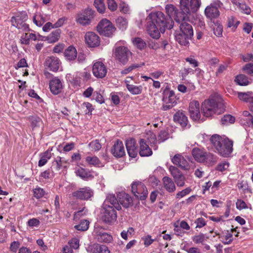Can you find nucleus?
I'll list each match as a JSON object with an SVG mask.
<instances>
[{"mask_svg": "<svg viewBox=\"0 0 253 253\" xmlns=\"http://www.w3.org/2000/svg\"><path fill=\"white\" fill-rule=\"evenodd\" d=\"M147 30L149 35L154 39H158L160 33H164L166 29H171L173 21L170 18H167L161 11L152 12L147 18Z\"/></svg>", "mask_w": 253, "mask_h": 253, "instance_id": "f257e3e1", "label": "nucleus"}, {"mask_svg": "<svg viewBox=\"0 0 253 253\" xmlns=\"http://www.w3.org/2000/svg\"><path fill=\"white\" fill-rule=\"evenodd\" d=\"M215 151L223 157H228L233 151V142L225 136L213 134L210 138Z\"/></svg>", "mask_w": 253, "mask_h": 253, "instance_id": "f03ea898", "label": "nucleus"}, {"mask_svg": "<svg viewBox=\"0 0 253 253\" xmlns=\"http://www.w3.org/2000/svg\"><path fill=\"white\" fill-rule=\"evenodd\" d=\"M201 0H180V8L181 12L175 17V21L180 23L189 19L188 15L196 12L201 5Z\"/></svg>", "mask_w": 253, "mask_h": 253, "instance_id": "7ed1b4c3", "label": "nucleus"}, {"mask_svg": "<svg viewBox=\"0 0 253 253\" xmlns=\"http://www.w3.org/2000/svg\"><path fill=\"white\" fill-rule=\"evenodd\" d=\"M202 112L206 117H212L214 115H219L224 110V107L221 102L214 98L205 100L202 104Z\"/></svg>", "mask_w": 253, "mask_h": 253, "instance_id": "20e7f679", "label": "nucleus"}, {"mask_svg": "<svg viewBox=\"0 0 253 253\" xmlns=\"http://www.w3.org/2000/svg\"><path fill=\"white\" fill-rule=\"evenodd\" d=\"M28 15L25 11L18 13L11 17L10 21L13 26L24 32L30 31L29 25L26 23Z\"/></svg>", "mask_w": 253, "mask_h": 253, "instance_id": "39448f33", "label": "nucleus"}, {"mask_svg": "<svg viewBox=\"0 0 253 253\" xmlns=\"http://www.w3.org/2000/svg\"><path fill=\"white\" fill-rule=\"evenodd\" d=\"M223 5L220 0H213L205 9L206 16L211 20L218 18L220 15L219 8H221Z\"/></svg>", "mask_w": 253, "mask_h": 253, "instance_id": "423d86ee", "label": "nucleus"}, {"mask_svg": "<svg viewBox=\"0 0 253 253\" xmlns=\"http://www.w3.org/2000/svg\"><path fill=\"white\" fill-rule=\"evenodd\" d=\"M116 30L112 22L106 18L102 19L97 26V30L100 35L108 37L112 36Z\"/></svg>", "mask_w": 253, "mask_h": 253, "instance_id": "0eeeda50", "label": "nucleus"}, {"mask_svg": "<svg viewBox=\"0 0 253 253\" xmlns=\"http://www.w3.org/2000/svg\"><path fill=\"white\" fill-rule=\"evenodd\" d=\"M93 17L94 11L87 8L77 13L76 16V21L78 24L85 26L90 24Z\"/></svg>", "mask_w": 253, "mask_h": 253, "instance_id": "6e6552de", "label": "nucleus"}, {"mask_svg": "<svg viewBox=\"0 0 253 253\" xmlns=\"http://www.w3.org/2000/svg\"><path fill=\"white\" fill-rule=\"evenodd\" d=\"M131 191L134 195L141 200H145L148 195L146 186L141 182H134L131 184Z\"/></svg>", "mask_w": 253, "mask_h": 253, "instance_id": "1a4fd4ad", "label": "nucleus"}, {"mask_svg": "<svg viewBox=\"0 0 253 253\" xmlns=\"http://www.w3.org/2000/svg\"><path fill=\"white\" fill-rule=\"evenodd\" d=\"M163 106L164 110H167L172 108L176 104V97L173 91L166 88L163 91Z\"/></svg>", "mask_w": 253, "mask_h": 253, "instance_id": "9d476101", "label": "nucleus"}, {"mask_svg": "<svg viewBox=\"0 0 253 253\" xmlns=\"http://www.w3.org/2000/svg\"><path fill=\"white\" fill-rule=\"evenodd\" d=\"M104 211L102 216V220L108 224H113L117 220V215L116 211L112 206H103Z\"/></svg>", "mask_w": 253, "mask_h": 253, "instance_id": "9b49d317", "label": "nucleus"}, {"mask_svg": "<svg viewBox=\"0 0 253 253\" xmlns=\"http://www.w3.org/2000/svg\"><path fill=\"white\" fill-rule=\"evenodd\" d=\"M130 54L131 52L129 49L124 46L116 47L114 52L116 59L123 64H126L127 62L128 57Z\"/></svg>", "mask_w": 253, "mask_h": 253, "instance_id": "f8f14e48", "label": "nucleus"}, {"mask_svg": "<svg viewBox=\"0 0 253 253\" xmlns=\"http://www.w3.org/2000/svg\"><path fill=\"white\" fill-rule=\"evenodd\" d=\"M63 86V81L57 77L53 78L49 82L50 91L54 95H57L61 93Z\"/></svg>", "mask_w": 253, "mask_h": 253, "instance_id": "ddd939ff", "label": "nucleus"}, {"mask_svg": "<svg viewBox=\"0 0 253 253\" xmlns=\"http://www.w3.org/2000/svg\"><path fill=\"white\" fill-rule=\"evenodd\" d=\"M61 62L58 58L53 56L46 57L44 63L46 68L52 72H57L61 66Z\"/></svg>", "mask_w": 253, "mask_h": 253, "instance_id": "4468645a", "label": "nucleus"}, {"mask_svg": "<svg viewBox=\"0 0 253 253\" xmlns=\"http://www.w3.org/2000/svg\"><path fill=\"white\" fill-rule=\"evenodd\" d=\"M169 170L171 175L173 176L174 182L177 186L182 187L185 184V177L176 167L171 166Z\"/></svg>", "mask_w": 253, "mask_h": 253, "instance_id": "2eb2a0df", "label": "nucleus"}, {"mask_svg": "<svg viewBox=\"0 0 253 253\" xmlns=\"http://www.w3.org/2000/svg\"><path fill=\"white\" fill-rule=\"evenodd\" d=\"M189 113L190 118L194 121L199 120L201 117L200 104L198 101L193 100L189 103Z\"/></svg>", "mask_w": 253, "mask_h": 253, "instance_id": "dca6fc26", "label": "nucleus"}, {"mask_svg": "<svg viewBox=\"0 0 253 253\" xmlns=\"http://www.w3.org/2000/svg\"><path fill=\"white\" fill-rule=\"evenodd\" d=\"M107 72V68L102 62L97 61L94 63L92 67V73L95 77L103 78L106 76Z\"/></svg>", "mask_w": 253, "mask_h": 253, "instance_id": "f3484780", "label": "nucleus"}, {"mask_svg": "<svg viewBox=\"0 0 253 253\" xmlns=\"http://www.w3.org/2000/svg\"><path fill=\"white\" fill-rule=\"evenodd\" d=\"M93 195L92 190L89 187L80 188L77 191L74 192L72 195L74 197L81 200H88Z\"/></svg>", "mask_w": 253, "mask_h": 253, "instance_id": "a211bd4d", "label": "nucleus"}, {"mask_svg": "<svg viewBox=\"0 0 253 253\" xmlns=\"http://www.w3.org/2000/svg\"><path fill=\"white\" fill-rule=\"evenodd\" d=\"M85 41L86 44L91 47L98 46L100 44V38L93 32L86 33L85 35Z\"/></svg>", "mask_w": 253, "mask_h": 253, "instance_id": "6ab92c4d", "label": "nucleus"}, {"mask_svg": "<svg viewBox=\"0 0 253 253\" xmlns=\"http://www.w3.org/2000/svg\"><path fill=\"white\" fill-rule=\"evenodd\" d=\"M126 146L129 156L131 158H135L138 153L135 140L133 138L126 140Z\"/></svg>", "mask_w": 253, "mask_h": 253, "instance_id": "aec40b11", "label": "nucleus"}, {"mask_svg": "<svg viewBox=\"0 0 253 253\" xmlns=\"http://www.w3.org/2000/svg\"><path fill=\"white\" fill-rule=\"evenodd\" d=\"M119 203L125 208L129 207L132 202L131 198L125 192H120L117 195Z\"/></svg>", "mask_w": 253, "mask_h": 253, "instance_id": "412c9836", "label": "nucleus"}, {"mask_svg": "<svg viewBox=\"0 0 253 253\" xmlns=\"http://www.w3.org/2000/svg\"><path fill=\"white\" fill-rule=\"evenodd\" d=\"M139 154L142 157H148L152 154V151L146 143L144 139H140L139 140Z\"/></svg>", "mask_w": 253, "mask_h": 253, "instance_id": "4be33fe9", "label": "nucleus"}, {"mask_svg": "<svg viewBox=\"0 0 253 253\" xmlns=\"http://www.w3.org/2000/svg\"><path fill=\"white\" fill-rule=\"evenodd\" d=\"M104 206H112L114 209L119 211L121 210V206L115 196L113 194H109L106 197V199L103 204Z\"/></svg>", "mask_w": 253, "mask_h": 253, "instance_id": "5701e85b", "label": "nucleus"}, {"mask_svg": "<svg viewBox=\"0 0 253 253\" xmlns=\"http://www.w3.org/2000/svg\"><path fill=\"white\" fill-rule=\"evenodd\" d=\"M112 154L116 157H123L125 154L123 143L121 141H117L111 149Z\"/></svg>", "mask_w": 253, "mask_h": 253, "instance_id": "b1692460", "label": "nucleus"}, {"mask_svg": "<svg viewBox=\"0 0 253 253\" xmlns=\"http://www.w3.org/2000/svg\"><path fill=\"white\" fill-rule=\"evenodd\" d=\"M207 151L204 149L194 148L192 151V154L194 159L199 163H203L205 161V156Z\"/></svg>", "mask_w": 253, "mask_h": 253, "instance_id": "393cba45", "label": "nucleus"}, {"mask_svg": "<svg viewBox=\"0 0 253 253\" xmlns=\"http://www.w3.org/2000/svg\"><path fill=\"white\" fill-rule=\"evenodd\" d=\"M163 185L164 189L169 193L175 191L176 186L172 179L168 176H164L162 179Z\"/></svg>", "mask_w": 253, "mask_h": 253, "instance_id": "a878e982", "label": "nucleus"}, {"mask_svg": "<svg viewBox=\"0 0 253 253\" xmlns=\"http://www.w3.org/2000/svg\"><path fill=\"white\" fill-rule=\"evenodd\" d=\"M181 23L180 25V32H182L183 34L186 35V37H189L192 39L193 36V30L192 26L186 22L185 21H181Z\"/></svg>", "mask_w": 253, "mask_h": 253, "instance_id": "bb28decb", "label": "nucleus"}, {"mask_svg": "<svg viewBox=\"0 0 253 253\" xmlns=\"http://www.w3.org/2000/svg\"><path fill=\"white\" fill-rule=\"evenodd\" d=\"M240 122L244 126L253 127V117L247 111H244L243 112V116L240 120Z\"/></svg>", "mask_w": 253, "mask_h": 253, "instance_id": "cd10ccee", "label": "nucleus"}, {"mask_svg": "<svg viewBox=\"0 0 253 253\" xmlns=\"http://www.w3.org/2000/svg\"><path fill=\"white\" fill-rule=\"evenodd\" d=\"M52 150V148H48L46 151L40 154V159L38 163L39 167H41L44 166L48 160L51 158L52 154L51 152Z\"/></svg>", "mask_w": 253, "mask_h": 253, "instance_id": "c85d7f7f", "label": "nucleus"}, {"mask_svg": "<svg viewBox=\"0 0 253 253\" xmlns=\"http://www.w3.org/2000/svg\"><path fill=\"white\" fill-rule=\"evenodd\" d=\"M173 120L175 123L180 124L182 127H185L188 123L187 117L184 113L180 112L175 113L173 116Z\"/></svg>", "mask_w": 253, "mask_h": 253, "instance_id": "c756f323", "label": "nucleus"}, {"mask_svg": "<svg viewBox=\"0 0 253 253\" xmlns=\"http://www.w3.org/2000/svg\"><path fill=\"white\" fill-rule=\"evenodd\" d=\"M171 161L173 164L183 169H185L187 165L186 160L180 154H176L171 159Z\"/></svg>", "mask_w": 253, "mask_h": 253, "instance_id": "7c9ffc66", "label": "nucleus"}, {"mask_svg": "<svg viewBox=\"0 0 253 253\" xmlns=\"http://www.w3.org/2000/svg\"><path fill=\"white\" fill-rule=\"evenodd\" d=\"M85 162L88 165L100 168L104 166V164L95 156L90 155L86 157Z\"/></svg>", "mask_w": 253, "mask_h": 253, "instance_id": "2f4dec72", "label": "nucleus"}, {"mask_svg": "<svg viewBox=\"0 0 253 253\" xmlns=\"http://www.w3.org/2000/svg\"><path fill=\"white\" fill-rule=\"evenodd\" d=\"M68 164V160L63 158L58 157L53 162V169L56 171H59L62 168H66Z\"/></svg>", "mask_w": 253, "mask_h": 253, "instance_id": "473e14b6", "label": "nucleus"}, {"mask_svg": "<svg viewBox=\"0 0 253 253\" xmlns=\"http://www.w3.org/2000/svg\"><path fill=\"white\" fill-rule=\"evenodd\" d=\"M64 56L67 60L71 61L77 58V51L73 46H70L64 51Z\"/></svg>", "mask_w": 253, "mask_h": 253, "instance_id": "72a5a7b5", "label": "nucleus"}, {"mask_svg": "<svg viewBox=\"0 0 253 253\" xmlns=\"http://www.w3.org/2000/svg\"><path fill=\"white\" fill-rule=\"evenodd\" d=\"M232 2L241 12L246 14L251 13V9L245 2L243 1L240 2L237 0H234Z\"/></svg>", "mask_w": 253, "mask_h": 253, "instance_id": "f704fd0d", "label": "nucleus"}, {"mask_svg": "<svg viewBox=\"0 0 253 253\" xmlns=\"http://www.w3.org/2000/svg\"><path fill=\"white\" fill-rule=\"evenodd\" d=\"M29 31L25 32L23 34L20 39L21 43L24 44H28L30 40L36 41L37 36L34 33H30Z\"/></svg>", "mask_w": 253, "mask_h": 253, "instance_id": "c9c22d12", "label": "nucleus"}, {"mask_svg": "<svg viewBox=\"0 0 253 253\" xmlns=\"http://www.w3.org/2000/svg\"><path fill=\"white\" fill-rule=\"evenodd\" d=\"M238 97L241 100L249 103L250 108L251 106H253V93L252 92H239Z\"/></svg>", "mask_w": 253, "mask_h": 253, "instance_id": "e433bc0d", "label": "nucleus"}, {"mask_svg": "<svg viewBox=\"0 0 253 253\" xmlns=\"http://www.w3.org/2000/svg\"><path fill=\"white\" fill-rule=\"evenodd\" d=\"M186 37V35L183 34L181 32L176 33L175 35V39L176 41L180 44L185 46L189 44V41L191 39L190 38H187Z\"/></svg>", "mask_w": 253, "mask_h": 253, "instance_id": "4c0bfd02", "label": "nucleus"}, {"mask_svg": "<svg viewBox=\"0 0 253 253\" xmlns=\"http://www.w3.org/2000/svg\"><path fill=\"white\" fill-rule=\"evenodd\" d=\"M60 34V30H56L50 33L48 36L44 37L45 40L47 41L48 43H54L59 40Z\"/></svg>", "mask_w": 253, "mask_h": 253, "instance_id": "58836bf2", "label": "nucleus"}, {"mask_svg": "<svg viewBox=\"0 0 253 253\" xmlns=\"http://www.w3.org/2000/svg\"><path fill=\"white\" fill-rule=\"evenodd\" d=\"M75 173L77 176L80 177L82 179L92 177V175L88 169L81 167L76 168L75 169Z\"/></svg>", "mask_w": 253, "mask_h": 253, "instance_id": "ea45409f", "label": "nucleus"}, {"mask_svg": "<svg viewBox=\"0 0 253 253\" xmlns=\"http://www.w3.org/2000/svg\"><path fill=\"white\" fill-rule=\"evenodd\" d=\"M51 168V169H48L41 173L39 176V180L40 181H44L48 179L52 178L55 172Z\"/></svg>", "mask_w": 253, "mask_h": 253, "instance_id": "a19ab883", "label": "nucleus"}, {"mask_svg": "<svg viewBox=\"0 0 253 253\" xmlns=\"http://www.w3.org/2000/svg\"><path fill=\"white\" fill-rule=\"evenodd\" d=\"M116 26L122 31H125L126 29L128 26L127 20L122 16H119L116 19Z\"/></svg>", "mask_w": 253, "mask_h": 253, "instance_id": "79ce46f5", "label": "nucleus"}, {"mask_svg": "<svg viewBox=\"0 0 253 253\" xmlns=\"http://www.w3.org/2000/svg\"><path fill=\"white\" fill-rule=\"evenodd\" d=\"M165 8L166 12L169 15L168 18H170L172 20V18H173L175 20L176 16L179 14L176 7L172 4H167Z\"/></svg>", "mask_w": 253, "mask_h": 253, "instance_id": "37998d69", "label": "nucleus"}, {"mask_svg": "<svg viewBox=\"0 0 253 253\" xmlns=\"http://www.w3.org/2000/svg\"><path fill=\"white\" fill-rule=\"evenodd\" d=\"M205 159V161L203 163L212 166L217 162L218 158L213 154L207 152Z\"/></svg>", "mask_w": 253, "mask_h": 253, "instance_id": "c03bdc74", "label": "nucleus"}, {"mask_svg": "<svg viewBox=\"0 0 253 253\" xmlns=\"http://www.w3.org/2000/svg\"><path fill=\"white\" fill-rule=\"evenodd\" d=\"M96 238L99 242L104 243H110L113 239L112 236L106 232H99Z\"/></svg>", "mask_w": 253, "mask_h": 253, "instance_id": "a18cd8bd", "label": "nucleus"}, {"mask_svg": "<svg viewBox=\"0 0 253 253\" xmlns=\"http://www.w3.org/2000/svg\"><path fill=\"white\" fill-rule=\"evenodd\" d=\"M127 89L133 95H138L141 93L143 87L142 85H135L133 84H127Z\"/></svg>", "mask_w": 253, "mask_h": 253, "instance_id": "49530a36", "label": "nucleus"}, {"mask_svg": "<svg viewBox=\"0 0 253 253\" xmlns=\"http://www.w3.org/2000/svg\"><path fill=\"white\" fill-rule=\"evenodd\" d=\"M93 253H110L108 248L105 245H95L92 249Z\"/></svg>", "mask_w": 253, "mask_h": 253, "instance_id": "de8ad7c7", "label": "nucleus"}, {"mask_svg": "<svg viewBox=\"0 0 253 253\" xmlns=\"http://www.w3.org/2000/svg\"><path fill=\"white\" fill-rule=\"evenodd\" d=\"M34 23L38 26H42L45 22V18L40 13L36 14L33 17Z\"/></svg>", "mask_w": 253, "mask_h": 253, "instance_id": "09e8293b", "label": "nucleus"}, {"mask_svg": "<svg viewBox=\"0 0 253 253\" xmlns=\"http://www.w3.org/2000/svg\"><path fill=\"white\" fill-rule=\"evenodd\" d=\"M74 77L76 78V81L77 82L79 81L82 78H83L85 80H89L91 77V75L90 73L87 72L86 71H84V72H77L75 75H74Z\"/></svg>", "mask_w": 253, "mask_h": 253, "instance_id": "8fccbe9b", "label": "nucleus"}, {"mask_svg": "<svg viewBox=\"0 0 253 253\" xmlns=\"http://www.w3.org/2000/svg\"><path fill=\"white\" fill-rule=\"evenodd\" d=\"M235 81L240 85H246L249 84L248 78L244 75H240L237 76Z\"/></svg>", "mask_w": 253, "mask_h": 253, "instance_id": "3c124183", "label": "nucleus"}, {"mask_svg": "<svg viewBox=\"0 0 253 253\" xmlns=\"http://www.w3.org/2000/svg\"><path fill=\"white\" fill-rule=\"evenodd\" d=\"M94 6L99 13H104L105 10V6L104 0H94Z\"/></svg>", "mask_w": 253, "mask_h": 253, "instance_id": "603ef678", "label": "nucleus"}, {"mask_svg": "<svg viewBox=\"0 0 253 253\" xmlns=\"http://www.w3.org/2000/svg\"><path fill=\"white\" fill-rule=\"evenodd\" d=\"M89 221L87 220H81L79 224L75 225V228L80 231H85L88 228Z\"/></svg>", "mask_w": 253, "mask_h": 253, "instance_id": "864d4df0", "label": "nucleus"}, {"mask_svg": "<svg viewBox=\"0 0 253 253\" xmlns=\"http://www.w3.org/2000/svg\"><path fill=\"white\" fill-rule=\"evenodd\" d=\"M34 196L37 199H40L44 196L45 194V191L43 189L40 187H37L33 190Z\"/></svg>", "mask_w": 253, "mask_h": 253, "instance_id": "5fc2aeb1", "label": "nucleus"}, {"mask_svg": "<svg viewBox=\"0 0 253 253\" xmlns=\"http://www.w3.org/2000/svg\"><path fill=\"white\" fill-rule=\"evenodd\" d=\"M239 23V21L236 19L233 16H231L229 17L228 19V27L230 28L232 27L233 29H235Z\"/></svg>", "mask_w": 253, "mask_h": 253, "instance_id": "6e6d98bb", "label": "nucleus"}, {"mask_svg": "<svg viewBox=\"0 0 253 253\" xmlns=\"http://www.w3.org/2000/svg\"><path fill=\"white\" fill-rule=\"evenodd\" d=\"M221 121L223 125L231 124L234 123L235 118L230 115H226L224 116Z\"/></svg>", "mask_w": 253, "mask_h": 253, "instance_id": "4d7b16f0", "label": "nucleus"}, {"mask_svg": "<svg viewBox=\"0 0 253 253\" xmlns=\"http://www.w3.org/2000/svg\"><path fill=\"white\" fill-rule=\"evenodd\" d=\"M192 239L196 244L203 243L206 240L205 235L203 233L194 236Z\"/></svg>", "mask_w": 253, "mask_h": 253, "instance_id": "13d9d810", "label": "nucleus"}, {"mask_svg": "<svg viewBox=\"0 0 253 253\" xmlns=\"http://www.w3.org/2000/svg\"><path fill=\"white\" fill-rule=\"evenodd\" d=\"M213 27V32L217 37H221L222 35L223 27L222 26L217 23H214Z\"/></svg>", "mask_w": 253, "mask_h": 253, "instance_id": "bf43d9fd", "label": "nucleus"}, {"mask_svg": "<svg viewBox=\"0 0 253 253\" xmlns=\"http://www.w3.org/2000/svg\"><path fill=\"white\" fill-rule=\"evenodd\" d=\"M147 139L150 144H153L154 145H155L158 142L156 135L151 131H149L147 133Z\"/></svg>", "mask_w": 253, "mask_h": 253, "instance_id": "052dcab7", "label": "nucleus"}, {"mask_svg": "<svg viewBox=\"0 0 253 253\" xmlns=\"http://www.w3.org/2000/svg\"><path fill=\"white\" fill-rule=\"evenodd\" d=\"M133 44L137 48L141 49L145 46V42L140 38H136L132 40Z\"/></svg>", "mask_w": 253, "mask_h": 253, "instance_id": "680f3d73", "label": "nucleus"}, {"mask_svg": "<svg viewBox=\"0 0 253 253\" xmlns=\"http://www.w3.org/2000/svg\"><path fill=\"white\" fill-rule=\"evenodd\" d=\"M89 146L92 151H98L101 148V145L98 140H95L91 141L89 144Z\"/></svg>", "mask_w": 253, "mask_h": 253, "instance_id": "e2e57ef3", "label": "nucleus"}, {"mask_svg": "<svg viewBox=\"0 0 253 253\" xmlns=\"http://www.w3.org/2000/svg\"><path fill=\"white\" fill-rule=\"evenodd\" d=\"M229 167V163L224 161L219 163L216 167L215 169L217 171L223 172L226 170Z\"/></svg>", "mask_w": 253, "mask_h": 253, "instance_id": "0e129e2a", "label": "nucleus"}, {"mask_svg": "<svg viewBox=\"0 0 253 253\" xmlns=\"http://www.w3.org/2000/svg\"><path fill=\"white\" fill-rule=\"evenodd\" d=\"M82 107L84 109V113L87 114L91 113L93 110L92 105L89 102H84L83 104Z\"/></svg>", "mask_w": 253, "mask_h": 253, "instance_id": "69168bd1", "label": "nucleus"}, {"mask_svg": "<svg viewBox=\"0 0 253 253\" xmlns=\"http://www.w3.org/2000/svg\"><path fill=\"white\" fill-rule=\"evenodd\" d=\"M243 70L247 74L253 76V63H248L243 68Z\"/></svg>", "mask_w": 253, "mask_h": 253, "instance_id": "338daca9", "label": "nucleus"}, {"mask_svg": "<svg viewBox=\"0 0 253 253\" xmlns=\"http://www.w3.org/2000/svg\"><path fill=\"white\" fill-rule=\"evenodd\" d=\"M236 206L237 209L239 210L246 209L248 208L245 202L241 199L237 200L236 203Z\"/></svg>", "mask_w": 253, "mask_h": 253, "instance_id": "774afa93", "label": "nucleus"}]
</instances>
